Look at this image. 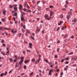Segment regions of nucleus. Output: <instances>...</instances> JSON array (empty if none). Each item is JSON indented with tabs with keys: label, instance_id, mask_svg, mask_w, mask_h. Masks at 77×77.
<instances>
[{
	"label": "nucleus",
	"instance_id": "48",
	"mask_svg": "<svg viewBox=\"0 0 77 77\" xmlns=\"http://www.w3.org/2000/svg\"><path fill=\"white\" fill-rule=\"evenodd\" d=\"M4 74L5 75H7V72H5V73Z\"/></svg>",
	"mask_w": 77,
	"mask_h": 77
},
{
	"label": "nucleus",
	"instance_id": "7",
	"mask_svg": "<svg viewBox=\"0 0 77 77\" xmlns=\"http://www.w3.org/2000/svg\"><path fill=\"white\" fill-rule=\"evenodd\" d=\"M48 16L47 14H46L45 15V18L46 20L48 19Z\"/></svg>",
	"mask_w": 77,
	"mask_h": 77
},
{
	"label": "nucleus",
	"instance_id": "1",
	"mask_svg": "<svg viewBox=\"0 0 77 77\" xmlns=\"http://www.w3.org/2000/svg\"><path fill=\"white\" fill-rule=\"evenodd\" d=\"M21 21H26V20H25V19H24V16H23V14H21Z\"/></svg>",
	"mask_w": 77,
	"mask_h": 77
},
{
	"label": "nucleus",
	"instance_id": "50",
	"mask_svg": "<svg viewBox=\"0 0 77 77\" xmlns=\"http://www.w3.org/2000/svg\"><path fill=\"white\" fill-rule=\"evenodd\" d=\"M73 54V52H72L70 53L69 54L70 55H71V54Z\"/></svg>",
	"mask_w": 77,
	"mask_h": 77
},
{
	"label": "nucleus",
	"instance_id": "26",
	"mask_svg": "<svg viewBox=\"0 0 77 77\" xmlns=\"http://www.w3.org/2000/svg\"><path fill=\"white\" fill-rule=\"evenodd\" d=\"M69 15L68 14V15H67V20H69Z\"/></svg>",
	"mask_w": 77,
	"mask_h": 77
},
{
	"label": "nucleus",
	"instance_id": "40",
	"mask_svg": "<svg viewBox=\"0 0 77 77\" xmlns=\"http://www.w3.org/2000/svg\"><path fill=\"white\" fill-rule=\"evenodd\" d=\"M18 65L17 63L16 64L15 67H18Z\"/></svg>",
	"mask_w": 77,
	"mask_h": 77
},
{
	"label": "nucleus",
	"instance_id": "12",
	"mask_svg": "<svg viewBox=\"0 0 77 77\" xmlns=\"http://www.w3.org/2000/svg\"><path fill=\"white\" fill-rule=\"evenodd\" d=\"M53 71V70H51L49 72V75H51V72Z\"/></svg>",
	"mask_w": 77,
	"mask_h": 77
},
{
	"label": "nucleus",
	"instance_id": "11",
	"mask_svg": "<svg viewBox=\"0 0 77 77\" xmlns=\"http://www.w3.org/2000/svg\"><path fill=\"white\" fill-rule=\"evenodd\" d=\"M28 5V4H27V2H26L25 3V4L24 5V7H26Z\"/></svg>",
	"mask_w": 77,
	"mask_h": 77
},
{
	"label": "nucleus",
	"instance_id": "51",
	"mask_svg": "<svg viewBox=\"0 0 77 77\" xmlns=\"http://www.w3.org/2000/svg\"><path fill=\"white\" fill-rule=\"evenodd\" d=\"M66 59L67 60H69V57H68L67 58H66Z\"/></svg>",
	"mask_w": 77,
	"mask_h": 77
},
{
	"label": "nucleus",
	"instance_id": "46",
	"mask_svg": "<svg viewBox=\"0 0 77 77\" xmlns=\"http://www.w3.org/2000/svg\"><path fill=\"white\" fill-rule=\"evenodd\" d=\"M60 17L61 18H63V15H60Z\"/></svg>",
	"mask_w": 77,
	"mask_h": 77
},
{
	"label": "nucleus",
	"instance_id": "39",
	"mask_svg": "<svg viewBox=\"0 0 77 77\" xmlns=\"http://www.w3.org/2000/svg\"><path fill=\"white\" fill-rule=\"evenodd\" d=\"M14 9L15 10V11H17V8H14Z\"/></svg>",
	"mask_w": 77,
	"mask_h": 77
},
{
	"label": "nucleus",
	"instance_id": "58",
	"mask_svg": "<svg viewBox=\"0 0 77 77\" xmlns=\"http://www.w3.org/2000/svg\"><path fill=\"white\" fill-rule=\"evenodd\" d=\"M23 11H26V12H27V11H26V8H24L23 9Z\"/></svg>",
	"mask_w": 77,
	"mask_h": 77
},
{
	"label": "nucleus",
	"instance_id": "25",
	"mask_svg": "<svg viewBox=\"0 0 77 77\" xmlns=\"http://www.w3.org/2000/svg\"><path fill=\"white\" fill-rule=\"evenodd\" d=\"M6 54L7 56H8V55L9 54V51H7Z\"/></svg>",
	"mask_w": 77,
	"mask_h": 77
},
{
	"label": "nucleus",
	"instance_id": "31",
	"mask_svg": "<svg viewBox=\"0 0 77 77\" xmlns=\"http://www.w3.org/2000/svg\"><path fill=\"white\" fill-rule=\"evenodd\" d=\"M2 21L3 22H4V21H5V19H2Z\"/></svg>",
	"mask_w": 77,
	"mask_h": 77
},
{
	"label": "nucleus",
	"instance_id": "43",
	"mask_svg": "<svg viewBox=\"0 0 77 77\" xmlns=\"http://www.w3.org/2000/svg\"><path fill=\"white\" fill-rule=\"evenodd\" d=\"M26 12H31V11L30 10H28Z\"/></svg>",
	"mask_w": 77,
	"mask_h": 77
},
{
	"label": "nucleus",
	"instance_id": "28",
	"mask_svg": "<svg viewBox=\"0 0 77 77\" xmlns=\"http://www.w3.org/2000/svg\"><path fill=\"white\" fill-rule=\"evenodd\" d=\"M1 54H3V55H4V56H5V53L3 52H1Z\"/></svg>",
	"mask_w": 77,
	"mask_h": 77
},
{
	"label": "nucleus",
	"instance_id": "38",
	"mask_svg": "<svg viewBox=\"0 0 77 77\" xmlns=\"http://www.w3.org/2000/svg\"><path fill=\"white\" fill-rule=\"evenodd\" d=\"M2 46H3V47H6V45H5V44L4 43L3 44Z\"/></svg>",
	"mask_w": 77,
	"mask_h": 77
},
{
	"label": "nucleus",
	"instance_id": "19",
	"mask_svg": "<svg viewBox=\"0 0 77 77\" xmlns=\"http://www.w3.org/2000/svg\"><path fill=\"white\" fill-rule=\"evenodd\" d=\"M15 56V58H16L15 59L16 60H17V59H19V57H18L16 55V56Z\"/></svg>",
	"mask_w": 77,
	"mask_h": 77
},
{
	"label": "nucleus",
	"instance_id": "4",
	"mask_svg": "<svg viewBox=\"0 0 77 77\" xmlns=\"http://www.w3.org/2000/svg\"><path fill=\"white\" fill-rule=\"evenodd\" d=\"M17 13H15L14 14H13V16H15L16 17L15 18H17Z\"/></svg>",
	"mask_w": 77,
	"mask_h": 77
},
{
	"label": "nucleus",
	"instance_id": "59",
	"mask_svg": "<svg viewBox=\"0 0 77 77\" xmlns=\"http://www.w3.org/2000/svg\"><path fill=\"white\" fill-rule=\"evenodd\" d=\"M60 75L62 76V75H63V72H61L60 73Z\"/></svg>",
	"mask_w": 77,
	"mask_h": 77
},
{
	"label": "nucleus",
	"instance_id": "63",
	"mask_svg": "<svg viewBox=\"0 0 77 77\" xmlns=\"http://www.w3.org/2000/svg\"><path fill=\"white\" fill-rule=\"evenodd\" d=\"M76 66V64H74V65H73V67H74L75 66Z\"/></svg>",
	"mask_w": 77,
	"mask_h": 77
},
{
	"label": "nucleus",
	"instance_id": "22",
	"mask_svg": "<svg viewBox=\"0 0 77 77\" xmlns=\"http://www.w3.org/2000/svg\"><path fill=\"white\" fill-rule=\"evenodd\" d=\"M70 16V15H72V12H69L68 13V14Z\"/></svg>",
	"mask_w": 77,
	"mask_h": 77
},
{
	"label": "nucleus",
	"instance_id": "35",
	"mask_svg": "<svg viewBox=\"0 0 77 77\" xmlns=\"http://www.w3.org/2000/svg\"><path fill=\"white\" fill-rule=\"evenodd\" d=\"M38 11H41V8L39 7L38 9Z\"/></svg>",
	"mask_w": 77,
	"mask_h": 77
},
{
	"label": "nucleus",
	"instance_id": "9",
	"mask_svg": "<svg viewBox=\"0 0 77 77\" xmlns=\"http://www.w3.org/2000/svg\"><path fill=\"white\" fill-rule=\"evenodd\" d=\"M29 62H30V60H25L24 62L25 63H28Z\"/></svg>",
	"mask_w": 77,
	"mask_h": 77
},
{
	"label": "nucleus",
	"instance_id": "18",
	"mask_svg": "<svg viewBox=\"0 0 77 77\" xmlns=\"http://www.w3.org/2000/svg\"><path fill=\"white\" fill-rule=\"evenodd\" d=\"M42 3H43V4H45L46 3V2H45V1L44 0H42Z\"/></svg>",
	"mask_w": 77,
	"mask_h": 77
},
{
	"label": "nucleus",
	"instance_id": "27",
	"mask_svg": "<svg viewBox=\"0 0 77 77\" xmlns=\"http://www.w3.org/2000/svg\"><path fill=\"white\" fill-rule=\"evenodd\" d=\"M21 30H22L23 33H24L25 32V30H24L23 29H22Z\"/></svg>",
	"mask_w": 77,
	"mask_h": 77
},
{
	"label": "nucleus",
	"instance_id": "47",
	"mask_svg": "<svg viewBox=\"0 0 77 77\" xmlns=\"http://www.w3.org/2000/svg\"><path fill=\"white\" fill-rule=\"evenodd\" d=\"M21 33H20L18 34V35L19 36V38H20V37L21 36Z\"/></svg>",
	"mask_w": 77,
	"mask_h": 77
},
{
	"label": "nucleus",
	"instance_id": "42",
	"mask_svg": "<svg viewBox=\"0 0 77 77\" xmlns=\"http://www.w3.org/2000/svg\"><path fill=\"white\" fill-rule=\"evenodd\" d=\"M9 60H10L11 62H12V58H10L9 59Z\"/></svg>",
	"mask_w": 77,
	"mask_h": 77
},
{
	"label": "nucleus",
	"instance_id": "6",
	"mask_svg": "<svg viewBox=\"0 0 77 77\" xmlns=\"http://www.w3.org/2000/svg\"><path fill=\"white\" fill-rule=\"evenodd\" d=\"M50 17H51V16H52V15L53 14V12L51 11H50Z\"/></svg>",
	"mask_w": 77,
	"mask_h": 77
},
{
	"label": "nucleus",
	"instance_id": "45",
	"mask_svg": "<svg viewBox=\"0 0 77 77\" xmlns=\"http://www.w3.org/2000/svg\"><path fill=\"white\" fill-rule=\"evenodd\" d=\"M64 7H65V8H68V5H64Z\"/></svg>",
	"mask_w": 77,
	"mask_h": 77
},
{
	"label": "nucleus",
	"instance_id": "52",
	"mask_svg": "<svg viewBox=\"0 0 77 77\" xmlns=\"http://www.w3.org/2000/svg\"><path fill=\"white\" fill-rule=\"evenodd\" d=\"M60 50V49H59V48H58L57 49V52H59V51Z\"/></svg>",
	"mask_w": 77,
	"mask_h": 77
},
{
	"label": "nucleus",
	"instance_id": "54",
	"mask_svg": "<svg viewBox=\"0 0 77 77\" xmlns=\"http://www.w3.org/2000/svg\"><path fill=\"white\" fill-rule=\"evenodd\" d=\"M67 69V68H64V71H66Z\"/></svg>",
	"mask_w": 77,
	"mask_h": 77
},
{
	"label": "nucleus",
	"instance_id": "20",
	"mask_svg": "<svg viewBox=\"0 0 77 77\" xmlns=\"http://www.w3.org/2000/svg\"><path fill=\"white\" fill-rule=\"evenodd\" d=\"M66 26H64L63 27L61 28V29H62V30H63L64 29H66Z\"/></svg>",
	"mask_w": 77,
	"mask_h": 77
},
{
	"label": "nucleus",
	"instance_id": "55",
	"mask_svg": "<svg viewBox=\"0 0 77 77\" xmlns=\"http://www.w3.org/2000/svg\"><path fill=\"white\" fill-rule=\"evenodd\" d=\"M24 68L25 69H26V66H24Z\"/></svg>",
	"mask_w": 77,
	"mask_h": 77
},
{
	"label": "nucleus",
	"instance_id": "57",
	"mask_svg": "<svg viewBox=\"0 0 77 77\" xmlns=\"http://www.w3.org/2000/svg\"><path fill=\"white\" fill-rule=\"evenodd\" d=\"M57 43H58V44H59V43H60V41H57Z\"/></svg>",
	"mask_w": 77,
	"mask_h": 77
},
{
	"label": "nucleus",
	"instance_id": "64",
	"mask_svg": "<svg viewBox=\"0 0 77 77\" xmlns=\"http://www.w3.org/2000/svg\"><path fill=\"white\" fill-rule=\"evenodd\" d=\"M36 77H39V75H36Z\"/></svg>",
	"mask_w": 77,
	"mask_h": 77
},
{
	"label": "nucleus",
	"instance_id": "8",
	"mask_svg": "<svg viewBox=\"0 0 77 77\" xmlns=\"http://www.w3.org/2000/svg\"><path fill=\"white\" fill-rule=\"evenodd\" d=\"M11 32L12 33H13L14 34H15V33H17V31H14V30L12 29L11 30Z\"/></svg>",
	"mask_w": 77,
	"mask_h": 77
},
{
	"label": "nucleus",
	"instance_id": "13",
	"mask_svg": "<svg viewBox=\"0 0 77 77\" xmlns=\"http://www.w3.org/2000/svg\"><path fill=\"white\" fill-rule=\"evenodd\" d=\"M32 43H30L29 44V46L30 48H32Z\"/></svg>",
	"mask_w": 77,
	"mask_h": 77
},
{
	"label": "nucleus",
	"instance_id": "21",
	"mask_svg": "<svg viewBox=\"0 0 77 77\" xmlns=\"http://www.w3.org/2000/svg\"><path fill=\"white\" fill-rule=\"evenodd\" d=\"M66 60V58L62 60L60 62H64V60Z\"/></svg>",
	"mask_w": 77,
	"mask_h": 77
},
{
	"label": "nucleus",
	"instance_id": "53",
	"mask_svg": "<svg viewBox=\"0 0 77 77\" xmlns=\"http://www.w3.org/2000/svg\"><path fill=\"white\" fill-rule=\"evenodd\" d=\"M35 60L34 59H32V62H35Z\"/></svg>",
	"mask_w": 77,
	"mask_h": 77
},
{
	"label": "nucleus",
	"instance_id": "37",
	"mask_svg": "<svg viewBox=\"0 0 77 77\" xmlns=\"http://www.w3.org/2000/svg\"><path fill=\"white\" fill-rule=\"evenodd\" d=\"M28 34H29L28 33H27V32H26L25 34V35L26 36H28Z\"/></svg>",
	"mask_w": 77,
	"mask_h": 77
},
{
	"label": "nucleus",
	"instance_id": "60",
	"mask_svg": "<svg viewBox=\"0 0 77 77\" xmlns=\"http://www.w3.org/2000/svg\"><path fill=\"white\" fill-rule=\"evenodd\" d=\"M27 51H28V52H30V51L29 50H26Z\"/></svg>",
	"mask_w": 77,
	"mask_h": 77
},
{
	"label": "nucleus",
	"instance_id": "30",
	"mask_svg": "<svg viewBox=\"0 0 77 77\" xmlns=\"http://www.w3.org/2000/svg\"><path fill=\"white\" fill-rule=\"evenodd\" d=\"M45 9L46 11H50V8H46Z\"/></svg>",
	"mask_w": 77,
	"mask_h": 77
},
{
	"label": "nucleus",
	"instance_id": "34",
	"mask_svg": "<svg viewBox=\"0 0 77 77\" xmlns=\"http://www.w3.org/2000/svg\"><path fill=\"white\" fill-rule=\"evenodd\" d=\"M5 42V41H4V40H3V39L2 40V41H1V42L2 43H3V42Z\"/></svg>",
	"mask_w": 77,
	"mask_h": 77
},
{
	"label": "nucleus",
	"instance_id": "24",
	"mask_svg": "<svg viewBox=\"0 0 77 77\" xmlns=\"http://www.w3.org/2000/svg\"><path fill=\"white\" fill-rule=\"evenodd\" d=\"M6 11H3V14L4 15H5L6 14Z\"/></svg>",
	"mask_w": 77,
	"mask_h": 77
},
{
	"label": "nucleus",
	"instance_id": "33",
	"mask_svg": "<svg viewBox=\"0 0 77 77\" xmlns=\"http://www.w3.org/2000/svg\"><path fill=\"white\" fill-rule=\"evenodd\" d=\"M51 17H48V19H47V20H51Z\"/></svg>",
	"mask_w": 77,
	"mask_h": 77
},
{
	"label": "nucleus",
	"instance_id": "49",
	"mask_svg": "<svg viewBox=\"0 0 77 77\" xmlns=\"http://www.w3.org/2000/svg\"><path fill=\"white\" fill-rule=\"evenodd\" d=\"M26 7H27V8H28V9H29V8H30V7H29V6L28 5Z\"/></svg>",
	"mask_w": 77,
	"mask_h": 77
},
{
	"label": "nucleus",
	"instance_id": "3",
	"mask_svg": "<svg viewBox=\"0 0 77 77\" xmlns=\"http://www.w3.org/2000/svg\"><path fill=\"white\" fill-rule=\"evenodd\" d=\"M23 59H24V57H22L21 59V60L19 63V64H20V65H21V63H22L23 62Z\"/></svg>",
	"mask_w": 77,
	"mask_h": 77
},
{
	"label": "nucleus",
	"instance_id": "2",
	"mask_svg": "<svg viewBox=\"0 0 77 77\" xmlns=\"http://www.w3.org/2000/svg\"><path fill=\"white\" fill-rule=\"evenodd\" d=\"M41 60V58H39L38 60L36 61L35 62V63L36 64H38L39 62V61Z\"/></svg>",
	"mask_w": 77,
	"mask_h": 77
},
{
	"label": "nucleus",
	"instance_id": "62",
	"mask_svg": "<svg viewBox=\"0 0 77 77\" xmlns=\"http://www.w3.org/2000/svg\"><path fill=\"white\" fill-rule=\"evenodd\" d=\"M42 34H44V31H42Z\"/></svg>",
	"mask_w": 77,
	"mask_h": 77
},
{
	"label": "nucleus",
	"instance_id": "41",
	"mask_svg": "<svg viewBox=\"0 0 77 77\" xmlns=\"http://www.w3.org/2000/svg\"><path fill=\"white\" fill-rule=\"evenodd\" d=\"M33 72H32L29 75H33Z\"/></svg>",
	"mask_w": 77,
	"mask_h": 77
},
{
	"label": "nucleus",
	"instance_id": "32",
	"mask_svg": "<svg viewBox=\"0 0 77 77\" xmlns=\"http://www.w3.org/2000/svg\"><path fill=\"white\" fill-rule=\"evenodd\" d=\"M4 75V73H2L1 74V77H3Z\"/></svg>",
	"mask_w": 77,
	"mask_h": 77
},
{
	"label": "nucleus",
	"instance_id": "14",
	"mask_svg": "<svg viewBox=\"0 0 77 77\" xmlns=\"http://www.w3.org/2000/svg\"><path fill=\"white\" fill-rule=\"evenodd\" d=\"M19 9H22V5L21 4H20L19 5Z\"/></svg>",
	"mask_w": 77,
	"mask_h": 77
},
{
	"label": "nucleus",
	"instance_id": "15",
	"mask_svg": "<svg viewBox=\"0 0 77 77\" xmlns=\"http://www.w3.org/2000/svg\"><path fill=\"white\" fill-rule=\"evenodd\" d=\"M26 33H29L30 34V31L28 29H26Z\"/></svg>",
	"mask_w": 77,
	"mask_h": 77
},
{
	"label": "nucleus",
	"instance_id": "23",
	"mask_svg": "<svg viewBox=\"0 0 77 77\" xmlns=\"http://www.w3.org/2000/svg\"><path fill=\"white\" fill-rule=\"evenodd\" d=\"M21 26L23 27V29H25V28H26V26L25 25H21Z\"/></svg>",
	"mask_w": 77,
	"mask_h": 77
},
{
	"label": "nucleus",
	"instance_id": "44",
	"mask_svg": "<svg viewBox=\"0 0 77 77\" xmlns=\"http://www.w3.org/2000/svg\"><path fill=\"white\" fill-rule=\"evenodd\" d=\"M9 7L10 8H12L13 7V6L12 5H10L9 6Z\"/></svg>",
	"mask_w": 77,
	"mask_h": 77
},
{
	"label": "nucleus",
	"instance_id": "17",
	"mask_svg": "<svg viewBox=\"0 0 77 77\" xmlns=\"http://www.w3.org/2000/svg\"><path fill=\"white\" fill-rule=\"evenodd\" d=\"M5 30H9V29H7V28H4L3 27H2V30H5Z\"/></svg>",
	"mask_w": 77,
	"mask_h": 77
},
{
	"label": "nucleus",
	"instance_id": "16",
	"mask_svg": "<svg viewBox=\"0 0 77 77\" xmlns=\"http://www.w3.org/2000/svg\"><path fill=\"white\" fill-rule=\"evenodd\" d=\"M76 21H77V19H74V20H72V22H74V23H76Z\"/></svg>",
	"mask_w": 77,
	"mask_h": 77
},
{
	"label": "nucleus",
	"instance_id": "56",
	"mask_svg": "<svg viewBox=\"0 0 77 77\" xmlns=\"http://www.w3.org/2000/svg\"><path fill=\"white\" fill-rule=\"evenodd\" d=\"M31 37L32 38V39H33V40H34V37H33L31 36Z\"/></svg>",
	"mask_w": 77,
	"mask_h": 77
},
{
	"label": "nucleus",
	"instance_id": "10",
	"mask_svg": "<svg viewBox=\"0 0 77 77\" xmlns=\"http://www.w3.org/2000/svg\"><path fill=\"white\" fill-rule=\"evenodd\" d=\"M62 23H63V22L62 21H60V23H58V25H59V26H60V25H61Z\"/></svg>",
	"mask_w": 77,
	"mask_h": 77
},
{
	"label": "nucleus",
	"instance_id": "61",
	"mask_svg": "<svg viewBox=\"0 0 77 77\" xmlns=\"http://www.w3.org/2000/svg\"><path fill=\"white\" fill-rule=\"evenodd\" d=\"M2 27H0V30H2Z\"/></svg>",
	"mask_w": 77,
	"mask_h": 77
},
{
	"label": "nucleus",
	"instance_id": "5",
	"mask_svg": "<svg viewBox=\"0 0 77 77\" xmlns=\"http://www.w3.org/2000/svg\"><path fill=\"white\" fill-rule=\"evenodd\" d=\"M40 30V29L39 27H37V29H36V32H39Z\"/></svg>",
	"mask_w": 77,
	"mask_h": 77
},
{
	"label": "nucleus",
	"instance_id": "36",
	"mask_svg": "<svg viewBox=\"0 0 77 77\" xmlns=\"http://www.w3.org/2000/svg\"><path fill=\"white\" fill-rule=\"evenodd\" d=\"M50 8H54V6H51L49 7Z\"/></svg>",
	"mask_w": 77,
	"mask_h": 77
},
{
	"label": "nucleus",
	"instance_id": "29",
	"mask_svg": "<svg viewBox=\"0 0 77 77\" xmlns=\"http://www.w3.org/2000/svg\"><path fill=\"white\" fill-rule=\"evenodd\" d=\"M66 5H68V4H69V3L68 2V1H66Z\"/></svg>",
	"mask_w": 77,
	"mask_h": 77
}]
</instances>
